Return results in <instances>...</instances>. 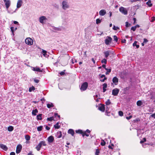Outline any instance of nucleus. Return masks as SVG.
I'll return each mask as SVG.
<instances>
[{
    "mask_svg": "<svg viewBox=\"0 0 155 155\" xmlns=\"http://www.w3.org/2000/svg\"><path fill=\"white\" fill-rule=\"evenodd\" d=\"M151 117L155 118V113L151 115Z\"/></svg>",
    "mask_w": 155,
    "mask_h": 155,
    "instance_id": "774afa93",
    "label": "nucleus"
},
{
    "mask_svg": "<svg viewBox=\"0 0 155 155\" xmlns=\"http://www.w3.org/2000/svg\"><path fill=\"white\" fill-rule=\"evenodd\" d=\"M119 11L122 14L126 15L127 14V11L126 9L123 7H121L119 8Z\"/></svg>",
    "mask_w": 155,
    "mask_h": 155,
    "instance_id": "39448f33",
    "label": "nucleus"
},
{
    "mask_svg": "<svg viewBox=\"0 0 155 155\" xmlns=\"http://www.w3.org/2000/svg\"><path fill=\"white\" fill-rule=\"evenodd\" d=\"M106 13V11L104 9L101 10L99 12V15L101 16H104Z\"/></svg>",
    "mask_w": 155,
    "mask_h": 155,
    "instance_id": "4468645a",
    "label": "nucleus"
},
{
    "mask_svg": "<svg viewBox=\"0 0 155 155\" xmlns=\"http://www.w3.org/2000/svg\"><path fill=\"white\" fill-rule=\"evenodd\" d=\"M32 70L35 71H37L39 72H42V70H40L38 67H32Z\"/></svg>",
    "mask_w": 155,
    "mask_h": 155,
    "instance_id": "2eb2a0df",
    "label": "nucleus"
},
{
    "mask_svg": "<svg viewBox=\"0 0 155 155\" xmlns=\"http://www.w3.org/2000/svg\"><path fill=\"white\" fill-rule=\"evenodd\" d=\"M111 103L110 99L107 100V101L106 102L105 104L107 105H108Z\"/></svg>",
    "mask_w": 155,
    "mask_h": 155,
    "instance_id": "c9c22d12",
    "label": "nucleus"
},
{
    "mask_svg": "<svg viewBox=\"0 0 155 155\" xmlns=\"http://www.w3.org/2000/svg\"><path fill=\"white\" fill-rule=\"evenodd\" d=\"M143 104V103L140 100L138 101L137 102V104L138 106H141Z\"/></svg>",
    "mask_w": 155,
    "mask_h": 155,
    "instance_id": "5701e85b",
    "label": "nucleus"
},
{
    "mask_svg": "<svg viewBox=\"0 0 155 155\" xmlns=\"http://www.w3.org/2000/svg\"><path fill=\"white\" fill-rule=\"evenodd\" d=\"M0 147L5 151H6L8 149L7 147L3 144H0Z\"/></svg>",
    "mask_w": 155,
    "mask_h": 155,
    "instance_id": "dca6fc26",
    "label": "nucleus"
},
{
    "mask_svg": "<svg viewBox=\"0 0 155 155\" xmlns=\"http://www.w3.org/2000/svg\"><path fill=\"white\" fill-rule=\"evenodd\" d=\"M114 40L116 42H117L118 41V38L116 35H114L113 36Z\"/></svg>",
    "mask_w": 155,
    "mask_h": 155,
    "instance_id": "ea45409f",
    "label": "nucleus"
},
{
    "mask_svg": "<svg viewBox=\"0 0 155 155\" xmlns=\"http://www.w3.org/2000/svg\"><path fill=\"white\" fill-rule=\"evenodd\" d=\"M151 22H153L155 20V17L153 16L151 18Z\"/></svg>",
    "mask_w": 155,
    "mask_h": 155,
    "instance_id": "864d4df0",
    "label": "nucleus"
},
{
    "mask_svg": "<svg viewBox=\"0 0 155 155\" xmlns=\"http://www.w3.org/2000/svg\"><path fill=\"white\" fill-rule=\"evenodd\" d=\"M112 38L110 36H107L105 40V43L106 45H108L111 43Z\"/></svg>",
    "mask_w": 155,
    "mask_h": 155,
    "instance_id": "f03ea898",
    "label": "nucleus"
},
{
    "mask_svg": "<svg viewBox=\"0 0 155 155\" xmlns=\"http://www.w3.org/2000/svg\"><path fill=\"white\" fill-rule=\"evenodd\" d=\"M107 84L106 83H104L103 84V88H106L107 87Z\"/></svg>",
    "mask_w": 155,
    "mask_h": 155,
    "instance_id": "09e8293b",
    "label": "nucleus"
},
{
    "mask_svg": "<svg viewBox=\"0 0 155 155\" xmlns=\"http://www.w3.org/2000/svg\"><path fill=\"white\" fill-rule=\"evenodd\" d=\"M10 155H15V152H12L10 153Z\"/></svg>",
    "mask_w": 155,
    "mask_h": 155,
    "instance_id": "338daca9",
    "label": "nucleus"
},
{
    "mask_svg": "<svg viewBox=\"0 0 155 155\" xmlns=\"http://www.w3.org/2000/svg\"><path fill=\"white\" fill-rule=\"evenodd\" d=\"M47 107L48 108H50L51 107H54V105L52 103L50 104H47Z\"/></svg>",
    "mask_w": 155,
    "mask_h": 155,
    "instance_id": "393cba45",
    "label": "nucleus"
},
{
    "mask_svg": "<svg viewBox=\"0 0 155 155\" xmlns=\"http://www.w3.org/2000/svg\"><path fill=\"white\" fill-rule=\"evenodd\" d=\"M34 82L36 83H38L39 82V81L38 80L35 78L34 79Z\"/></svg>",
    "mask_w": 155,
    "mask_h": 155,
    "instance_id": "603ef678",
    "label": "nucleus"
},
{
    "mask_svg": "<svg viewBox=\"0 0 155 155\" xmlns=\"http://www.w3.org/2000/svg\"><path fill=\"white\" fill-rule=\"evenodd\" d=\"M14 130V127L12 126H9L8 128V130L9 131H12Z\"/></svg>",
    "mask_w": 155,
    "mask_h": 155,
    "instance_id": "cd10ccee",
    "label": "nucleus"
},
{
    "mask_svg": "<svg viewBox=\"0 0 155 155\" xmlns=\"http://www.w3.org/2000/svg\"><path fill=\"white\" fill-rule=\"evenodd\" d=\"M75 62H77L76 60H75V59H72V64H74Z\"/></svg>",
    "mask_w": 155,
    "mask_h": 155,
    "instance_id": "69168bd1",
    "label": "nucleus"
},
{
    "mask_svg": "<svg viewBox=\"0 0 155 155\" xmlns=\"http://www.w3.org/2000/svg\"><path fill=\"white\" fill-rule=\"evenodd\" d=\"M53 119H54L53 117H50L48 118L47 119V120L48 121H52V120H54Z\"/></svg>",
    "mask_w": 155,
    "mask_h": 155,
    "instance_id": "58836bf2",
    "label": "nucleus"
},
{
    "mask_svg": "<svg viewBox=\"0 0 155 155\" xmlns=\"http://www.w3.org/2000/svg\"><path fill=\"white\" fill-rule=\"evenodd\" d=\"M25 138L27 140H30V137L28 135H26L25 136Z\"/></svg>",
    "mask_w": 155,
    "mask_h": 155,
    "instance_id": "7c9ffc66",
    "label": "nucleus"
},
{
    "mask_svg": "<svg viewBox=\"0 0 155 155\" xmlns=\"http://www.w3.org/2000/svg\"><path fill=\"white\" fill-rule=\"evenodd\" d=\"M35 89V87L34 86H32L29 88V92H31L32 91H34Z\"/></svg>",
    "mask_w": 155,
    "mask_h": 155,
    "instance_id": "72a5a7b5",
    "label": "nucleus"
},
{
    "mask_svg": "<svg viewBox=\"0 0 155 155\" xmlns=\"http://www.w3.org/2000/svg\"><path fill=\"white\" fill-rule=\"evenodd\" d=\"M112 81L115 85H117L118 82V79L116 77L113 78Z\"/></svg>",
    "mask_w": 155,
    "mask_h": 155,
    "instance_id": "ddd939ff",
    "label": "nucleus"
},
{
    "mask_svg": "<svg viewBox=\"0 0 155 155\" xmlns=\"http://www.w3.org/2000/svg\"><path fill=\"white\" fill-rule=\"evenodd\" d=\"M41 146H41V143H39L38 145L35 147V149L38 151H39Z\"/></svg>",
    "mask_w": 155,
    "mask_h": 155,
    "instance_id": "412c9836",
    "label": "nucleus"
},
{
    "mask_svg": "<svg viewBox=\"0 0 155 155\" xmlns=\"http://www.w3.org/2000/svg\"><path fill=\"white\" fill-rule=\"evenodd\" d=\"M107 79V77H105V78H104V79H102V80H100V81L101 82H104L105 81V80H106Z\"/></svg>",
    "mask_w": 155,
    "mask_h": 155,
    "instance_id": "4d7b16f0",
    "label": "nucleus"
},
{
    "mask_svg": "<svg viewBox=\"0 0 155 155\" xmlns=\"http://www.w3.org/2000/svg\"><path fill=\"white\" fill-rule=\"evenodd\" d=\"M105 105L103 104H101V106H99L98 107V109L100 111L103 112L105 110Z\"/></svg>",
    "mask_w": 155,
    "mask_h": 155,
    "instance_id": "6e6552de",
    "label": "nucleus"
},
{
    "mask_svg": "<svg viewBox=\"0 0 155 155\" xmlns=\"http://www.w3.org/2000/svg\"><path fill=\"white\" fill-rule=\"evenodd\" d=\"M148 41L146 38H144L143 39V43H146L148 42Z\"/></svg>",
    "mask_w": 155,
    "mask_h": 155,
    "instance_id": "13d9d810",
    "label": "nucleus"
},
{
    "mask_svg": "<svg viewBox=\"0 0 155 155\" xmlns=\"http://www.w3.org/2000/svg\"><path fill=\"white\" fill-rule=\"evenodd\" d=\"M110 53V51H107L104 52V54L105 55V57L106 58H107V57L109 56Z\"/></svg>",
    "mask_w": 155,
    "mask_h": 155,
    "instance_id": "f3484780",
    "label": "nucleus"
},
{
    "mask_svg": "<svg viewBox=\"0 0 155 155\" xmlns=\"http://www.w3.org/2000/svg\"><path fill=\"white\" fill-rule=\"evenodd\" d=\"M23 3L22 1L21 0H19L18 1L17 5V8H19L21 7Z\"/></svg>",
    "mask_w": 155,
    "mask_h": 155,
    "instance_id": "9d476101",
    "label": "nucleus"
},
{
    "mask_svg": "<svg viewBox=\"0 0 155 155\" xmlns=\"http://www.w3.org/2000/svg\"><path fill=\"white\" fill-rule=\"evenodd\" d=\"M105 70L107 71V72H109V73H110L111 71V68L108 69V68H107Z\"/></svg>",
    "mask_w": 155,
    "mask_h": 155,
    "instance_id": "3c124183",
    "label": "nucleus"
},
{
    "mask_svg": "<svg viewBox=\"0 0 155 155\" xmlns=\"http://www.w3.org/2000/svg\"><path fill=\"white\" fill-rule=\"evenodd\" d=\"M25 43L29 45H31L33 44L32 39L30 38H28L25 40Z\"/></svg>",
    "mask_w": 155,
    "mask_h": 155,
    "instance_id": "7ed1b4c3",
    "label": "nucleus"
},
{
    "mask_svg": "<svg viewBox=\"0 0 155 155\" xmlns=\"http://www.w3.org/2000/svg\"><path fill=\"white\" fill-rule=\"evenodd\" d=\"M101 19L100 20L99 18H97L96 20V23L97 24H98L100 23L101 22Z\"/></svg>",
    "mask_w": 155,
    "mask_h": 155,
    "instance_id": "e433bc0d",
    "label": "nucleus"
},
{
    "mask_svg": "<svg viewBox=\"0 0 155 155\" xmlns=\"http://www.w3.org/2000/svg\"><path fill=\"white\" fill-rule=\"evenodd\" d=\"M53 29L55 30H57V31H59L61 30L60 28H56V27H54V28Z\"/></svg>",
    "mask_w": 155,
    "mask_h": 155,
    "instance_id": "5fc2aeb1",
    "label": "nucleus"
},
{
    "mask_svg": "<svg viewBox=\"0 0 155 155\" xmlns=\"http://www.w3.org/2000/svg\"><path fill=\"white\" fill-rule=\"evenodd\" d=\"M59 123L58 122L54 125V127L55 129H59L60 128V126L59 125Z\"/></svg>",
    "mask_w": 155,
    "mask_h": 155,
    "instance_id": "bb28decb",
    "label": "nucleus"
},
{
    "mask_svg": "<svg viewBox=\"0 0 155 155\" xmlns=\"http://www.w3.org/2000/svg\"><path fill=\"white\" fill-rule=\"evenodd\" d=\"M137 41H135L133 43V46L134 47L136 46L137 48H138L139 47V45L137 44Z\"/></svg>",
    "mask_w": 155,
    "mask_h": 155,
    "instance_id": "a878e982",
    "label": "nucleus"
},
{
    "mask_svg": "<svg viewBox=\"0 0 155 155\" xmlns=\"http://www.w3.org/2000/svg\"><path fill=\"white\" fill-rule=\"evenodd\" d=\"M38 112V110L37 109H35V110H33L32 114L34 116H35L36 115V113Z\"/></svg>",
    "mask_w": 155,
    "mask_h": 155,
    "instance_id": "4be33fe9",
    "label": "nucleus"
},
{
    "mask_svg": "<svg viewBox=\"0 0 155 155\" xmlns=\"http://www.w3.org/2000/svg\"><path fill=\"white\" fill-rule=\"evenodd\" d=\"M101 62L102 64L104 63L105 64H106L107 63V59L105 58L103 59L101 61Z\"/></svg>",
    "mask_w": 155,
    "mask_h": 155,
    "instance_id": "f704fd0d",
    "label": "nucleus"
},
{
    "mask_svg": "<svg viewBox=\"0 0 155 155\" xmlns=\"http://www.w3.org/2000/svg\"><path fill=\"white\" fill-rule=\"evenodd\" d=\"M68 133L70 134L73 136H74V130L72 129H69L68 131Z\"/></svg>",
    "mask_w": 155,
    "mask_h": 155,
    "instance_id": "a211bd4d",
    "label": "nucleus"
},
{
    "mask_svg": "<svg viewBox=\"0 0 155 155\" xmlns=\"http://www.w3.org/2000/svg\"><path fill=\"white\" fill-rule=\"evenodd\" d=\"M118 114L120 116H122L123 115V113L121 111H120L118 112Z\"/></svg>",
    "mask_w": 155,
    "mask_h": 155,
    "instance_id": "c03bdc74",
    "label": "nucleus"
},
{
    "mask_svg": "<svg viewBox=\"0 0 155 155\" xmlns=\"http://www.w3.org/2000/svg\"><path fill=\"white\" fill-rule=\"evenodd\" d=\"M43 128V127L42 126H40L37 127V130L38 131H41Z\"/></svg>",
    "mask_w": 155,
    "mask_h": 155,
    "instance_id": "473e14b6",
    "label": "nucleus"
},
{
    "mask_svg": "<svg viewBox=\"0 0 155 155\" xmlns=\"http://www.w3.org/2000/svg\"><path fill=\"white\" fill-rule=\"evenodd\" d=\"M125 24V26L126 27H128L131 25L130 24H129V23L127 21L126 22Z\"/></svg>",
    "mask_w": 155,
    "mask_h": 155,
    "instance_id": "a18cd8bd",
    "label": "nucleus"
},
{
    "mask_svg": "<svg viewBox=\"0 0 155 155\" xmlns=\"http://www.w3.org/2000/svg\"><path fill=\"white\" fill-rule=\"evenodd\" d=\"M65 71V70H64V71H62L59 73L60 74L61 76L65 74L64 71Z\"/></svg>",
    "mask_w": 155,
    "mask_h": 155,
    "instance_id": "8fccbe9b",
    "label": "nucleus"
},
{
    "mask_svg": "<svg viewBox=\"0 0 155 155\" xmlns=\"http://www.w3.org/2000/svg\"><path fill=\"white\" fill-rule=\"evenodd\" d=\"M41 143V146L43 145L44 146H46L47 145L45 143V141H42L40 142L39 143Z\"/></svg>",
    "mask_w": 155,
    "mask_h": 155,
    "instance_id": "2f4dec72",
    "label": "nucleus"
},
{
    "mask_svg": "<svg viewBox=\"0 0 155 155\" xmlns=\"http://www.w3.org/2000/svg\"><path fill=\"white\" fill-rule=\"evenodd\" d=\"M54 116H55V117H56L57 116L59 118H60V116L59 115H58V113H54Z\"/></svg>",
    "mask_w": 155,
    "mask_h": 155,
    "instance_id": "bf43d9fd",
    "label": "nucleus"
},
{
    "mask_svg": "<svg viewBox=\"0 0 155 155\" xmlns=\"http://www.w3.org/2000/svg\"><path fill=\"white\" fill-rule=\"evenodd\" d=\"M126 40L125 39H124L123 40H121V43H126Z\"/></svg>",
    "mask_w": 155,
    "mask_h": 155,
    "instance_id": "0e129e2a",
    "label": "nucleus"
},
{
    "mask_svg": "<svg viewBox=\"0 0 155 155\" xmlns=\"http://www.w3.org/2000/svg\"><path fill=\"white\" fill-rule=\"evenodd\" d=\"M46 19L47 18L45 16H42L39 18V21L41 23L43 24L44 23V21L46 20Z\"/></svg>",
    "mask_w": 155,
    "mask_h": 155,
    "instance_id": "9b49d317",
    "label": "nucleus"
},
{
    "mask_svg": "<svg viewBox=\"0 0 155 155\" xmlns=\"http://www.w3.org/2000/svg\"><path fill=\"white\" fill-rule=\"evenodd\" d=\"M119 92V90L117 88L113 90L112 91V94L114 96H117Z\"/></svg>",
    "mask_w": 155,
    "mask_h": 155,
    "instance_id": "423d86ee",
    "label": "nucleus"
},
{
    "mask_svg": "<svg viewBox=\"0 0 155 155\" xmlns=\"http://www.w3.org/2000/svg\"><path fill=\"white\" fill-rule=\"evenodd\" d=\"M88 83L87 82H85L83 83L81 85L80 88L81 90L83 91L86 90L88 87Z\"/></svg>",
    "mask_w": 155,
    "mask_h": 155,
    "instance_id": "f257e3e1",
    "label": "nucleus"
},
{
    "mask_svg": "<svg viewBox=\"0 0 155 155\" xmlns=\"http://www.w3.org/2000/svg\"><path fill=\"white\" fill-rule=\"evenodd\" d=\"M47 51L45 50H43L42 51V53L43 54V55L46 57H47L48 55H47Z\"/></svg>",
    "mask_w": 155,
    "mask_h": 155,
    "instance_id": "6ab92c4d",
    "label": "nucleus"
},
{
    "mask_svg": "<svg viewBox=\"0 0 155 155\" xmlns=\"http://www.w3.org/2000/svg\"><path fill=\"white\" fill-rule=\"evenodd\" d=\"M62 8L64 10L69 8V6L68 4V2L66 1H63L62 2Z\"/></svg>",
    "mask_w": 155,
    "mask_h": 155,
    "instance_id": "20e7f679",
    "label": "nucleus"
},
{
    "mask_svg": "<svg viewBox=\"0 0 155 155\" xmlns=\"http://www.w3.org/2000/svg\"><path fill=\"white\" fill-rule=\"evenodd\" d=\"M84 136H86L87 137H88L89 135L86 133V132H84L82 134L83 137H84Z\"/></svg>",
    "mask_w": 155,
    "mask_h": 155,
    "instance_id": "79ce46f5",
    "label": "nucleus"
},
{
    "mask_svg": "<svg viewBox=\"0 0 155 155\" xmlns=\"http://www.w3.org/2000/svg\"><path fill=\"white\" fill-rule=\"evenodd\" d=\"M10 29H11L13 35H14V31H15L14 29V28L13 27H11L10 28Z\"/></svg>",
    "mask_w": 155,
    "mask_h": 155,
    "instance_id": "a19ab883",
    "label": "nucleus"
},
{
    "mask_svg": "<svg viewBox=\"0 0 155 155\" xmlns=\"http://www.w3.org/2000/svg\"><path fill=\"white\" fill-rule=\"evenodd\" d=\"M75 131L76 133L81 134L82 135L83 134L84 132H83L82 130H76Z\"/></svg>",
    "mask_w": 155,
    "mask_h": 155,
    "instance_id": "c756f323",
    "label": "nucleus"
},
{
    "mask_svg": "<svg viewBox=\"0 0 155 155\" xmlns=\"http://www.w3.org/2000/svg\"><path fill=\"white\" fill-rule=\"evenodd\" d=\"M47 140L49 143H51L54 141V139L53 136H51L48 137Z\"/></svg>",
    "mask_w": 155,
    "mask_h": 155,
    "instance_id": "f8f14e48",
    "label": "nucleus"
},
{
    "mask_svg": "<svg viewBox=\"0 0 155 155\" xmlns=\"http://www.w3.org/2000/svg\"><path fill=\"white\" fill-rule=\"evenodd\" d=\"M136 27L134 26H133L131 28V30H133V31H135L136 30Z\"/></svg>",
    "mask_w": 155,
    "mask_h": 155,
    "instance_id": "de8ad7c7",
    "label": "nucleus"
},
{
    "mask_svg": "<svg viewBox=\"0 0 155 155\" xmlns=\"http://www.w3.org/2000/svg\"><path fill=\"white\" fill-rule=\"evenodd\" d=\"M53 6L55 8L58 9L59 8V5H58L54 4L53 5Z\"/></svg>",
    "mask_w": 155,
    "mask_h": 155,
    "instance_id": "49530a36",
    "label": "nucleus"
},
{
    "mask_svg": "<svg viewBox=\"0 0 155 155\" xmlns=\"http://www.w3.org/2000/svg\"><path fill=\"white\" fill-rule=\"evenodd\" d=\"M13 21L15 24L17 25H19V24L18 21Z\"/></svg>",
    "mask_w": 155,
    "mask_h": 155,
    "instance_id": "052dcab7",
    "label": "nucleus"
},
{
    "mask_svg": "<svg viewBox=\"0 0 155 155\" xmlns=\"http://www.w3.org/2000/svg\"><path fill=\"white\" fill-rule=\"evenodd\" d=\"M100 153V150L98 149H97L96 150V152L95 153V155H98Z\"/></svg>",
    "mask_w": 155,
    "mask_h": 155,
    "instance_id": "37998d69",
    "label": "nucleus"
},
{
    "mask_svg": "<svg viewBox=\"0 0 155 155\" xmlns=\"http://www.w3.org/2000/svg\"><path fill=\"white\" fill-rule=\"evenodd\" d=\"M4 2L5 3L6 8L8 9L10 5L11 2L10 0H6V1Z\"/></svg>",
    "mask_w": 155,
    "mask_h": 155,
    "instance_id": "1a4fd4ad",
    "label": "nucleus"
},
{
    "mask_svg": "<svg viewBox=\"0 0 155 155\" xmlns=\"http://www.w3.org/2000/svg\"><path fill=\"white\" fill-rule=\"evenodd\" d=\"M22 148V147L21 145L19 144L17 145L16 149V153L18 154L21 151Z\"/></svg>",
    "mask_w": 155,
    "mask_h": 155,
    "instance_id": "0eeeda50",
    "label": "nucleus"
},
{
    "mask_svg": "<svg viewBox=\"0 0 155 155\" xmlns=\"http://www.w3.org/2000/svg\"><path fill=\"white\" fill-rule=\"evenodd\" d=\"M42 114H38V115H37V119L38 120H42V117H41V116H42Z\"/></svg>",
    "mask_w": 155,
    "mask_h": 155,
    "instance_id": "b1692460",
    "label": "nucleus"
},
{
    "mask_svg": "<svg viewBox=\"0 0 155 155\" xmlns=\"http://www.w3.org/2000/svg\"><path fill=\"white\" fill-rule=\"evenodd\" d=\"M57 135L58 137V138H61L62 135V133L61 131H58L57 133Z\"/></svg>",
    "mask_w": 155,
    "mask_h": 155,
    "instance_id": "aec40b11",
    "label": "nucleus"
},
{
    "mask_svg": "<svg viewBox=\"0 0 155 155\" xmlns=\"http://www.w3.org/2000/svg\"><path fill=\"white\" fill-rule=\"evenodd\" d=\"M113 29L114 30H117L118 29H119L120 28L118 27L115 26V25H114L113 28Z\"/></svg>",
    "mask_w": 155,
    "mask_h": 155,
    "instance_id": "4c0bfd02",
    "label": "nucleus"
},
{
    "mask_svg": "<svg viewBox=\"0 0 155 155\" xmlns=\"http://www.w3.org/2000/svg\"><path fill=\"white\" fill-rule=\"evenodd\" d=\"M140 121V119L139 118H137L134 120V122H139Z\"/></svg>",
    "mask_w": 155,
    "mask_h": 155,
    "instance_id": "680f3d73",
    "label": "nucleus"
},
{
    "mask_svg": "<svg viewBox=\"0 0 155 155\" xmlns=\"http://www.w3.org/2000/svg\"><path fill=\"white\" fill-rule=\"evenodd\" d=\"M132 117V116H130L129 117H126V118L127 120H129Z\"/></svg>",
    "mask_w": 155,
    "mask_h": 155,
    "instance_id": "e2e57ef3",
    "label": "nucleus"
},
{
    "mask_svg": "<svg viewBox=\"0 0 155 155\" xmlns=\"http://www.w3.org/2000/svg\"><path fill=\"white\" fill-rule=\"evenodd\" d=\"M151 1L150 0H149L146 3L147 5L149 7H150L152 6V4L151 3Z\"/></svg>",
    "mask_w": 155,
    "mask_h": 155,
    "instance_id": "c85d7f7f",
    "label": "nucleus"
},
{
    "mask_svg": "<svg viewBox=\"0 0 155 155\" xmlns=\"http://www.w3.org/2000/svg\"><path fill=\"white\" fill-rule=\"evenodd\" d=\"M103 142H101V145L102 146H104L105 145V144H106V143L104 141V140H103Z\"/></svg>",
    "mask_w": 155,
    "mask_h": 155,
    "instance_id": "6e6d98bb",
    "label": "nucleus"
}]
</instances>
